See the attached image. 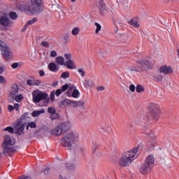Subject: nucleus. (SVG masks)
<instances>
[{
  "mask_svg": "<svg viewBox=\"0 0 179 179\" xmlns=\"http://www.w3.org/2000/svg\"><path fill=\"white\" fill-rule=\"evenodd\" d=\"M21 0L16 3V8L21 12H29L32 15H40L44 12V0Z\"/></svg>",
  "mask_w": 179,
  "mask_h": 179,
  "instance_id": "1",
  "label": "nucleus"
},
{
  "mask_svg": "<svg viewBox=\"0 0 179 179\" xmlns=\"http://www.w3.org/2000/svg\"><path fill=\"white\" fill-rule=\"evenodd\" d=\"M149 113L146 115L147 121L152 124L151 121L157 122L159 121V115H160V106L159 104L151 103L148 106Z\"/></svg>",
  "mask_w": 179,
  "mask_h": 179,
  "instance_id": "2",
  "label": "nucleus"
},
{
  "mask_svg": "<svg viewBox=\"0 0 179 179\" xmlns=\"http://www.w3.org/2000/svg\"><path fill=\"white\" fill-rule=\"evenodd\" d=\"M79 139V136L74 132H70L66 134L63 138L61 139V143L65 148H68L69 150H75L72 148V145L75 143V142H78Z\"/></svg>",
  "mask_w": 179,
  "mask_h": 179,
  "instance_id": "3",
  "label": "nucleus"
},
{
  "mask_svg": "<svg viewBox=\"0 0 179 179\" xmlns=\"http://www.w3.org/2000/svg\"><path fill=\"white\" fill-rule=\"evenodd\" d=\"M13 145H15V141H13L10 136H6L2 143L3 155L4 156H12L16 152V148L12 147Z\"/></svg>",
  "mask_w": 179,
  "mask_h": 179,
  "instance_id": "4",
  "label": "nucleus"
},
{
  "mask_svg": "<svg viewBox=\"0 0 179 179\" xmlns=\"http://www.w3.org/2000/svg\"><path fill=\"white\" fill-rule=\"evenodd\" d=\"M155 166V157L153 155H149L145 158V162L140 168L141 174H143V176H146L149 174L152 171V169H153Z\"/></svg>",
  "mask_w": 179,
  "mask_h": 179,
  "instance_id": "5",
  "label": "nucleus"
},
{
  "mask_svg": "<svg viewBox=\"0 0 179 179\" xmlns=\"http://www.w3.org/2000/svg\"><path fill=\"white\" fill-rule=\"evenodd\" d=\"M32 101L34 103H37L40 101L44 100V105L48 104L50 103V98H48V94L41 90H35L32 92Z\"/></svg>",
  "mask_w": 179,
  "mask_h": 179,
  "instance_id": "6",
  "label": "nucleus"
},
{
  "mask_svg": "<svg viewBox=\"0 0 179 179\" xmlns=\"http://www.w3.org/2000/svg\"><path fill=\"white\" fill-rule=\"evenodd\" d=\"M71 129V122H65L62 124H59L55 129L52 130V134L56 136H60L62 134L68 132Z\"/></svg>",
  "mask_w": 179,
  "mask_h": 179,
  "instance_id": "7",
  "label": "nucleus"
},
{
  "mask_svg": "<svg viewBox=\"0 0 179 179\" xmlns=\"http://www.w3.org/2000/svg\"><path fill=\"white\" fill-rule=\"evenodd\" d=\"M134 160H135V155L128 151L123 154V156L119 161V164L120 167H127V166L131 164Z\"/></svg>",
  "mask_w": 179,
  "mask_h": 179,
  "instance_id": "8",
  "label": "nucleus"
},
{
  "mask_svg": "<svg viewBox=\"0 0 179 179\" xmlns=\"http://www.w3.org/2000/svg\"><path fill=\"white\" fill-rule=\"evenodd\" d=\"M0 50L1 51L3 58L6 61H10L12 59V52L10 51V49H9V47H8V45L1 40Z\"/></svg>",
  "mask_w": 179,
  "mask_h": 179,
  "instance_id": "9",
  "label": "nucleus"
},
{
  "mask_svg": "<svg viewBox=\"0 0 179 179\" xmlns=\"http://www.w3.org/2000/svg\"><path fill=\"white\" fill-rule=\"evenodd\" d=\"M14 134L16 135H23L24 134V127H26V122H22V119H18L13 125Z\"/></svg>",
  "mask_w": 179,
  "mask_h": 179,
  "instance_id": "10",
  "label": "nucleus"
},
{
  "mask_svg": "<svg viewBox=\"0 0 179 179\" xmlns=\"http://www.w3.org/2000/svg\"><path fill=\"white\" fill-rule=\"evenodd\" d=\"M138 64L140 65V71L141 72H145V71H148V69H152L153 67V64H152V62L149 60H139L138 62Z\"/></svg>",
  "mask_w": 179,
  "mask_h": 179,
  "instance_id": "11",
  "label": "nucleus"
},
{
  "mask_svg": "<svg viewBox=\"0 0 179 179\" xmlns=\"http://www.w3.org/2000/svg\"><path fill=\"white\" fill-rule=\"evenodd\" d=\"M12 24H13V21L8 17V14H3V15L0 16V26L8 27Z\"/></svg>",
  "mask_w": 179,
  "mask_h": 179,
  "instance_id": "12",
  "label": "nucleus"
},
{
  "mask_svg": "<svg viewBox=\"0 0 179 179\" xmlns=\"http://www.w3.org/2000/svg\"><path fill=\"white\" fill-rule=\"evenodd\" d=\"M98 8L99 9V13L101 16H104L106 15V12H107L108 8L107 6H106V3H104V0H99L98 3Z\"/></svg>",
  "mask_w": 179,
  "mask_h": 179,
  "instance_id": "13",
  "label": "nucleus"
},
{
  "mask_svg": "<svg viewBox=\"0 0 179 179\" xmlns=\"http://www.w3.org/2000/svg\"><path fill=\"white\" fill-rule=\"evenodd\" d=\"M143 150V144L140 143L137 145V147L129 151V152L132 153V155H134V159H136V157H138L141 155V151Z\"/></svg>",
  "mask_w": 179,
  "mask_h": 179,
  "instance_id": "14",
  "label": "nucleus"
},
{
  "mask_svg": "<svg viewBox=\"0 0 179 179\" xmlns=\"http://www.w3.org/2000/svg\"><path fill=\"white\" fill-rule=\"evenodd\" d=\"M144 130L148 136L151 138V142L152 143L153 146L156 145V136H155V134H153V131L152 130L149 129L147 126L144 127Z\"/></svg>",
  "mask_w": 179,
  "mask_h": 179,
  "instance_id": "15",
  "label": "nucleus"
},
{
  "mask_svg": "<svg viewBox=\"0 0 179 179\" xmlns=\"http://www.w3.org/2000/svg\"><path fill=\"white\" fill-rule=\"evenodd\" d=\"M160 73H164V75L171 74L174 72L171 66H162L159 69Z\"/></svg>",
  "mask_w": 179,
  "mask_h": 179,
  "instance_id": "16",
  "label": "nucleus"
},
{
  "mask_svg": "<svg viewBox=\"0 0 179 179\" xmlns=\"http://www.w3.org/2000/svg\"><path fill=\"white\" fill-rule=\"evenodd\" d=\"M19 92V86L17 84H13L11 86V90L10 92V96L15 99V96Z\"/></svg>",
  "mask_w": 179,
  "mask_h": 179,
  "instance_id": "17",
  "label": "nucleus"
},
{
  "mask_svg": "<svg viewBox=\"0 0 179 179\" xmlns=\"http://www.w3.org/2000/svg\"><path fill=\"white\" fill-rule=\"evenodd\" d=\"M27 86H40L41 85V80H27Z\"/></svg>",
  "mask_w": 179,
  "mask_h": 179,
  "instance_id": "18",
  "label": "nucleus"
},
{
  "mask_svg": "<svg viewBox=\"0 0 179 179\" xmlns=\"http://www.w3.org/2000/svg\"><path fill=\"white\" fill-rule=\"evenodd\" d=\"M66 106H72V101L69 99H66L59 103V107L64 108L66 107Z\"/></svg>",
  "mask_w": 179,
  "mask_h": 179,
  "instance_id": "19",
  "label": "nucleus"
},
{
  "mask_svg": "<svg viewBox=\"0 0 179 179\" xmlns=\"http://www.w3.org/2000/svg\"><path fill=\"white\" fill-rule=\"evenodd\" d=\"M48 69L51 72H55V73L58 72V71L59 70V69H58V66H57V64L54 62H50L48 64Z\"/></svg>",
  "mask_w": 179,
  "mask_h": 179,
  "instance_id": "20",
  "label": "nucleus"
},
{
  "mask_svg": "<svg viewBox=\"0 0 179 179\" xmlns=\"http://www.w3.org/2000/svg\"><path fill=\"white\" fill-rule=\"evenodd\" d=\"M65 65L66 66L68 69H76V66L75 65V62H73V60H72V59H69V60L66 61Z\"/></svg>",
  "mask_w": 179,
  "mask_h": 179,
  "instance_id": "21",
  "label": "nucleus"
},
{
  "mask_svg": "<svg viewBox=\"0 0 179 179\" xmlns=\"http://www.w3.org/2000/svg\"><path fill=\"white\" fill-rule=\"evenodd\" d=\"M71 107H85V102L82 101H71Z\"/></svg>",
  "mask_w": 179,
  "mask_h": 179,
  "instance_id": "22",
  "label": "nucleus"
},
{
  "mask_svg": "<svg viewBox=\"0 0 179 179\" xmlns=\"http://www.w3.org/2000/svg\"><path fill=\"white\" fill-rule=\"evenodd\" d=\"M117 38H120L123 43H125L128 41V36L125 34H119Z\"/></svg>",
  "mask_w": 179,
  "mask_h": 179,
  "instance_id": "23",
  "label": "nucleus"
},
{
  "mask_svg": "<svg viewBox=\"0 0 179 179\" xmlns=\"http://www.w3.org/2000/svg\"><path fill=\"white\" fill-rule=\"evenodd\" d=\"M65 167L66 168V170L69 171H74V170L76 169V164H64Z\"/></svg>",
  "mask_w": 179,
  "mask_h": 179,
  "instance_id": "24",
  "label": "nucleus"
},
{
  "mask_svg": "<svg viewBox=\"0 0 179 179\" xmlns=\"http://www.w3.org/2000/svg\"><path fill=\"white\" fill-rule=\"evenodd\" d=\"M45 113V110L42 108L41 110H34L31 113L32 117H38L41 114H44Z\"/></svg>",
  "mask_w": 179,
  "mask_h": 179,
  "instance_id": "25",
  "label": "nucleus"
},
{
  "mask_svg": "<svg viewBox=\"0 0 179 179\" xmlns=\"http://www.w3.org/2000/svg\"><path fill=\"white\" fill-rule=\"evenodd\" d=\"M8 16L11 20H16V19H17V13L15 11H10L8 13Z\"/></svg>",
  "mask_w": 179,
  "mask_h": 179,
  "instance_id": "26",
  "label": "nucleus"
},
{
  "mask_svg": "<svg viewBox=\"0 0 179 179\" xmlns=\"http://www.w3.org/2000/svg\"><path fill=\"white\" fill-rule=\"evenodd\" d=\"M129 24H130V26H134V27H139V24L136 19H131L129 21Z\"/></svg>",
  "mask_w": 179,
  "mask_h": 179,
  "instance_id": "27",
  "label": "nucleus"
},
{
  "mask_svg": "<svg viewBox=\"0 0 179 179\" xmlns=\"http://www.w3.org/2000/svg\"><path fill=\"white\" fill-rule=\"evenodd\" d=\"M64 61V57L61 56L56 58V62L57 64H59V65H66V63Z\"/></svg>",
  "mask_w": 179,
  "mask_h": 179,
  "instance_id": "28",
  "label": "nucleus"
},
{
  "mask_svg": "<svg viewBox=\"0 0 179 179\" xmlns=\"http://www.w3.org/2000/svg\"><path fill=\"white\" fill-rule=\"evenodd\" d=\"M136 92L137 93H142V92H145V87H143V85L138 84L136 87Z\"/></svg>",
  "mask_w": 179,
  "mask_h": 179,
  "instance_id": "29",
  "label": "nucleus"
},
{
  "mask_svg": "<svg viewBox=\"0 0 179 179\" xmlns=\"http://www.w3.org/2000/svg\"><path fill=\"white\" fill-rule=\"evenodd\" d=\"M100 148V144L97 143H94L92 145V153H96V150H97Z\"/></svg>",
  "mask_w": 179,
  "mask_h": 179,
  "instance_id": "30",
  "label": "nucleus"
},
{
  "mask_svg": "<svg viewBox=\"0 0 179 179\" xmlns=\"http://www.w3.org/2000/svg\"><path fill=\"white\" fill-rule=\"evenodd\" d=\"M71 97H73L74 99H78V97H79V90L75 89L71 94Z\"/></svg>",
  "mask_w": 179,
  "mask_h": 179,
  "instance_id": "31",
  "label": "nucleus"
},
{
  "mask_svg": "<svg viewBox=\"0 0 179 179\" xmlns=\"http://www.w3.org/2000/svg\"><path fill=\"white\" fill-rule=\"evenodd\" d=\"M23 99V95L19 94L15 95L13 100L17 101V103H20L22 101V99Z\"/></svg>",
  "mask_w": 179,
  "mask_h": 179,
  "instance_id": "32",
  "label": "nucleus"
},
{
  "mask_svg": "<svg viewBox=\"0 0 179 179\" xmlns=\"http://www.w3.org/2000/svg\"><path fill=\"white\" fill-rule=\"evenodd\" d=\"M4 131H8L10 134H15V127H8L6 129H4Z\"/></svg>",
  "mask_w": 179,
  "mask_h": 179,
  "instance_id": "33",
  "label": "nucleus"
},
{
  "mask_svg": "<svg viewBox=\"0 0 179 179\" xmlns=\"http://www.w3.org/2000/svg\"><path fill=\"white\" fill-rule=\"evenodd\" d=\"M130 72H141L140 67H130L129 69Z\"/></svg>",
  "mask_w": 179,
  "mask_h": 179,
  "instance_id": "34",
  "label": "nucleus"
},
{
  "mask_svg": "<svg viewBox=\"0 0 179 179\" xmlns=\"http://www.w3.org/2000/svg\"><path fill=\"white\" fill-rule=\"evenodd\" d=\"M79 31H80L79 28L75 27L74 29H73L71 31V34H73V36H78V34H79Z\"/></svg>",
  "mask_w": 179,
  "mask_h": 179,
  "instance_id": "35",
  "label": "nucleus"
},
{
  "mask_svg": "<svg viewBox=\"0 0 179 179\" xmlns=\"http://www.w3.org/2000/svg\"><path fill=\"white\" fill-rule=\"evenodd\" d=\"M95 26L96 27V30H95V33L96 34H99V31H100V30H101V25H100V24H99L98 22H95Z\"/></svg>",
  "mask_w": 179,
  "mask_h": 179,
  "instance_id": "36",
  "label": "nucleus"
},
{
  "mask_svg": "<svg viewBox=\"0 0 179 179\" xmlns=\"http://www.w3.org/2000/svg\"><path fill=\"white\" fill-rule=\"evenodd\" d=\"M61 78L63 79H67V78H69V73L68 71L63 72L61 74Z\"/></svg>",
  "mask_w": 179,
  "mask_h": 179,
  "instance_id": "37",
  "label": "nucleus"
},
{
  "mask_svg": "<svg viewBox=\"0 0 179 179\" xmlns=\"http://www.w3.org/2000/svg\"><path fill=\"white\" fill-rule=\"evenodd\" d=\"M50 118L52 120H57V118H59V114L57 113V112H55V113H52Z\"/></svg>",
  "mask_w": 179,
  "mask_h": 179,
  "instance_id": "38",
  "label": "nucleus"
},
{
  "mask_svg": "<svg viewBox=\"0 0 179 179\" xmlns=\"http://www.w3.org/2000/svg\"><path fill=\"white\" fill-rule=\"evenodd\" d=\"M48 112L49 114H54L55 113H57V110H55V108L54 107H50L48 108Z\"/></svg>",
  "mask_w": 179,
  "mask_h": 179,
  "instance_id": "39",
  "label": "nucleus"
},
{
  "mask_svg": "<svg viewBox=\"0 0 179 179\" xmlns=\"http://www.w3.org/2000/svg\"><path fill=\"white\" fill-rule=\"evenodd\" d=\"M26 118H29V113H24L19 120H21V122H23V120H26Z\"/></svg>",
  "mask_w": 179,
  "mask_h": 179,
  "instance_id": "40",
  "label": "nucleus"
},
{
  "mask_svg": "<svg viewBox=\"0 0 179 179\" xmlns=\"http://www.w3.org/2000/svg\"><path fill=\"white\" fill-rule=\"evenodd\" d=\"M68 89H69V84H65V85L62 86L61 90L62 92H66V90H68Z\"/></svg>",
  "mask_w": 179,
  "mask_h": 179,
  "instance_id": "41",
  "label": "nucleus"
},
{
  "mask_svg": "<svg viewBox=\"0 0 179 179\" xmlns=\"http://www.w3.org/2000/svg\"><path fill=\"white\" fill-rule=\"evenodd\" d=\"M28 125L31 129L37 128V124L34 122H28Z\"/></svg>",
  "mask_w": 179,
  "mask_h": 179,
  "instance_id": "42",
  "label": "nucleus"
},
{
  "mask_svg": "<svg viewBox=\"0 0 179 179\" xmlns=\"http://www.w3.org/2000/svg\"><path fill=\"white\" fill-rule=\"evenodd\" d=\"M38 19L37 17H34L32 20L27 21V24H34V23H36L37 22Z\"/></svg>",
  "mask_w": 179,
  "mask_h": 179,
  "instance_id": "43",
  "label": "nucleus"
},
{
  "mask_svg": "<svg viewBox=\"0 0 179 179\" xmlns=\"http://www.w3.org/2000/svg\"><path fill=\"white\" fill-rule=\"evenodd\" d=\"M41 45L43 47H45V48H50V43L47 41H43L41 42Z\"/></svg>",
  "mask_w": 179,
  "mask_h": 179,
  "instance_id": "44",
  "label": "nucleus"
},
{
  "mask_svg": "<svg viewBox=\"0 0 179 179\" xmlns=\"http://www.w3.org/2000/svg\"><path fill=\"white\" fill-rule=\"evenodd\" d=\"M155 78L157 82H160V81L163 80V76H162L160 74L157 75Z\"/></svg>",
  "mask_w": 179,
  "mask_h": 179,
  "instance_id": "45",
  "label": "nucleus"
},
{
  "mask_svg": "<svg viewBox=\"0 0 179 179\" xmlns=\"http://www.w3.org/2000/svg\"><path fill=\"white\" fill-rule=\"evenodd\" d=\"M61 94H62V90H61V89L57 90L55 92V95L57 96V97H59V96H61Z\"/></svg>",
  "mask_w": 179,
  "mask_h": 179,
  "instance_id": "46",
  "label": "nucleus"
},
{
  "mask_svg": "<svg viewBox=\"0 0 179 179\" xmlns=\"http://www.w3.org/2000/svg\"><path fill=\"white\" fill-rule=\"evenodd\" d=\"M0 83H1V85H5V83H6V80L5 79V77L0 76Z\"/></svg>",
  "mask_w": 179,
  "mask_h": 179,
  "instance_id": "47",
  "label": "nucleus"
},
{
  "mask_svg": "<svg viewBox=\"0 0 179 179\" xmlns=\"http://www.w3.org/2000/svg\"><path fill=\"white\" fill-rule=\"evenodd\" d=\"M64 58H65V59H67V61H69V59H71V58H72V55L71 53L65 54Z\"/></svg>",
  "mask_w": 179,
  "mask_h": 179,
  "instance_id": "48",
  "label": "nucleus"
},
{
  "mask_svg": "<svg viewBox=\"0 0 179 179\" xmlns=\"http://www.w3.org/2000/svg\"><path fill=\"white\" fill-rule=\"evenodd\" d=\"M78 72L81 74V76H85L86 75V73H85L83 69H78Z\"/></svg>",
  "mask_w": 179,
  "mask_h": 179,
  "instance_id": "49",
  "label": "nucleus"
},
{
  "mask_svg": "<svg viewBox=\"0 0 179 179\" xmlns=\"http://www.w3.org/2000/svg\"><path fill=\"white\" fill-rule=\"evenodd\" d=\"M55 97V92H51L50 93V100L51 101H54Z\"/></svg>",
  "mask_w": 179,
  "mask_h": 179,
  "instance_id": "50",
  "label": "nucleus"
},
{
  "mask_svg": "<svg viewBox=\"0 0 179 179\" xmlns=\"http://www.w3.org/2000/svg\"><path fill=\"white\" fill-rule=\"evenodd\" d=\"M8 110L9 113H12V111H13V110H15V108L12 105H8Z\"/></svg>",
  "mask_w": 179,
  "mask_h": 179,
  "instance_id": "51",
  "label": "nucleus"
},
{
  "mask_svg": "<svg viewBox=\"0 0 179 179\" xmlns=\"http://www.w3.org/2000/svg\"><path fill=\"white\" fill-rule=\"evenodd\" d=\"M19 66V63L17 62H15L11 65V67L13 68V69H16V68H17Z\"/></svg>",
  "mask_w": 179,
  "mask_h": 179,
  "instance_id": "52",
  "label": "nucleus"
},
{
  "mask_svg": "<svg viewBox=\"0 0 179 179\" xmlns=\"http://www.w3.org/2000/svg\"><path fill=\"white\" fill-rule=\"evenodd\" d=\"M135 89H136L135 85H134V84L130 85L129 90H131L132 92H135Z\"/></svg>",
  "mask_w": 179,
  "mask_h": 179,
  "instance_id": "53",
  "label": "nucleus"
},
{
  "mask_svg": "<svg viewBox=\"0 0 179 179\" xmlns=\"http://www.w3.org/2000/svg\"><path fill=\"white\" fill-rule=\"evenodd\" d=\"M50 57H57V52H55V50H52L50 52Z\"/></svg>",
  "mask_w": 179,
  "mask_h": 179,
  "instance_id": "54",
  "label": "nucleus"
},
{
  "mask_svg": "<svg viewBox=\"0 0 179 179\" xmlns=\"http://www.w3.org/2000/svg\"><path fill=\"white\" fill-rule=\"evenodd\" d=\"M128 124H129V128H131V129H134V124L132 123L131 120H129Z\"/></svg>",
  "mask_w": 179,
  "mask_h": 179,
  "instance_id": "55",
  "label": "nucleus"
},
{
  "mask_svg": "<svg viewBox=\"0 0 179 179\" xmlns=\"http://www.w3.org/2000/svg\"><path fill=\"white\" fill-rule=\"evenodd\" d=\"M27 27H29V24L27 22L22 29V31H26V30H27Z\"/></svg>",
  "mask_w": 179,
  "mask_h": 179,
  "instance_id": "56",
  "label": "nucleus"
},
{
  "mask_svg": "<svg viewBox=\"0 0 179 179\" xmlns=\"http://www.w3.org/2000/svg\"><path fill=\"white\" fill-rule=\"evenodd\" d=\"M43 173H44V174H49V173H50V168H46V169H45L44 170H43Z\"/></svg>",
  "mask_w": 179,
  "mask_h": 179,
  "instance_id": "57",
  "label": "nucleus"
},
{
  "mask_svg": "<svg viewBox=\"0 0 179 179\" xmlns=\"http://www.w3.org/2000/svg\"><path fill=\"white\" fill-rule=\"evenodd\" d=\"M14 110H16V111H19V103L14 104Z\"/></svg>",
  "mask_w": 179,
  "mask_h": 179,
  "instance_id": "58",
  "label": "nucleus"
},
{
  "mask_svg": "<svg viewBox=\"0 0 179 179\" xmlns=\"http://www.w3.org/2000/svg\"><path fill=\"white\" fill-rule=\"evenodd\" d=\"M44 75H45V73L44 72V71L41 70L39 71V76L43 77V76H44Z\"/></svg>",
  "mask_w": 179,
  "mask_h": 179,
  "instance_id": "59",
  "label": "nucleus"
},
{
  "mask_svg": "<svg viewBox=\"0 0 179 179\" xmlns=\"http://www.w3.org/2000/svg\"><path fill=\"white\" fill-rule=\"evenodd\" d=\"M71 93H72V91H69V90H68L66 92V94L69 97H72V94H71Z\"/></svg>",
  "mask_w": 179,
  "mask_h": 179,
  "instance_id": "60",
  "label": "nucleus"
},
{
  "mask_svg": "<svg viewBox=\"0 0 179 179\" xmlns=\"http://www.w3.org/2000/svg\"><path fill=\"white\" fill-rule=\"evenodd\" d=\"M75 89V85H72L71 86L69 87V92H72Z\"/></svg>",
  "mask_w": 179,
  "mask_h": 179,
  "instance_id": "61",
  "label": "nucleus"
},
{
  "mask_svg": "<svg viewBox=\"0 0 179 179\" xmlns=\"http://www.w3.org/2000/svg\"><path fill=\"white\" fill-rule=\"evenodd\" d=\"M104 89H105L104 87L100 86L97 88V90L103 92V90H104Z\"/></svg>",
  "mask_w": 179,
  "mask_h": 179,
  "instance_id": "62",
  "label": "nucleus"
},
{
  "mask_svg": "<svg viewBox=\"0 0 179 179\" xmlns=\"http://www.w3.org/2000/svg\"><path fill=\"white\" fill-rule=\"evenodd\" d=\"M57 85H58V82L55 81V82L52 83V86L53 87H55V86H57Z\"/></svg>",
  "mask_w": 179,
  "mask_h": 179,
  "instance_id": "63",
  "label": "nucleus"
},
{
  "mask_svg": "<svg viewBox=\"0 0 179 179\" xmlns=\"http://www.w3.org/2000/svg\"><path fill=\"white\" fill-rule=\"evenodd\" d=\"M69 35L66 34L65 36H64V40L66 41V40H69Z\"/></svg>",
  "mask_w": 179,
  "mask_h": 179,
  "instance_id": "64",
  "label": "nucleus"
}]
</instances>
